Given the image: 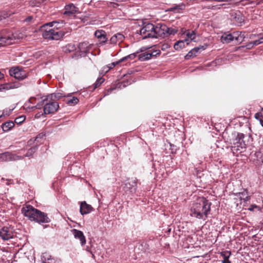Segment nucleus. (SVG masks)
Segmentation results:
<instances>
[{
    "label": "nucleus",
    "mask_w": 263,
    "mask_h": 263,
    "mask_svg": "<svg viewBox=\"0 0 263 263\" xmlns=\"http://www.w3.org/2000/svg\"><path fill=\"white\" fill-rule=\"evenodd\" d=\"M13 109H9V110L6 109L4 110V112H5V114L7 115H9Z\"/></svg>",
    "instance_id": "54"
},
{
    "label": "nucleus",
    "mask_w": 263,
    "mask_h": 263,
    "mask_svg": "<svg viewBox=\"0 0 263 263\" xmlns=\"http://www.w3.org/2000/svg\"><path fill=\"white\" fill-rule=\"evenodd\" d=\"M8 17V14H7L6 16H2L0 15V22L2 21L3 19L6 18V17Z\"/></svg>",
    "instance_id": "57"
},
{
    "label": "nucleus",
    "mask_w": 263,
    "mask_h": 263,
    "mask_svg": "<svg viewBox=\"0 0 263 263\" xmlns=\"http://www.w3.org/2000/svg\"><path fill=\"white\" fill-rule=\"evenodd\" d=\"M25 119H26L25 116H21L16 118L15 119L14 121H15V123L19 124L22 123L23 122H24V121L25 120Z\"/></svg>",
    "instance_id": "39"
},
{
    "label": "nucleus",
    "mask_w": 263,
    "mask_h": 263,
    "mask_svg": "<svg viewBox=\"0 0 263 263\" xmlns=\"http://www.w3.org/2000/svg\"><path fill=\"white\" fill-rule=\"evenodd\" d=\"M46 101V96L42 97V100L34 107L36 109H41L43 106L45 107V102Z\"/></svg>",
    "instance_id": "34"
},
{
    "label": "nucleus",
    "mask_w": 263,
    "mask_h": 263,
    "mask_svg": "<svg viewBox=\"0 0 263 263\" xmlns=\"http://www.w3.org/2000/svg\"><path fill=\"white\" fill-rule=\"evenodd\" d=\"M55 24H59L60 23L57 21H52L51 22L46 23L41 27L42 30L43 32L44 30L54 29V28H52L51 27H53Z\"/></svg>",
    "instance_id": "26"
},
{
    "label": "nucleus",
    "mask_w": 263,
    "mask_h": 263,
    "mask_svg": "<svg viewBox=\"0 0 263 263\" xmlns=\"http://www.w3.org/2000/svg\"><path fill=\"white\" fill-rule=\"evenodd\" d=\"M4 78V74L0 72V80H2Z\"/></svg>",
    "instance_id": "59"
},
{
    "label": "nucleus",
    "mask_w": 263,
    "mask_h": 263,
    "mask_svg": "<svg viewBox=\"0 0 263 263\" xmlns=\"http://www.w3.org/2000/svg\"><path fill=\"white\" fill-rule=\"evenodd\" d=\"M20 86V84L17 82L7 83L0 85V90L3 89H9L15 88H18Z\"/></svg>",
    "instance_id": "17"
},
{
    "label": "nucleus",
    "mask_w": 263,
    "mask_h": 263,
    "mask_svg": "<svg viewBox=\"0 0 263 263\" xmlns=\"http://www.w3.org/2000/svg\"><path fill=\"white\" fill-rule=\"evenodd\" d=\"M152 57H153V53H150L149 52L142 53L138 55V59L141 61L149 60Z\"/></svg>",
    "instance_id": "23"
},
{
    "label": "nucleus",
    "mask_w": 263,
    "mask_h": 263,
    "mask_svg": "<svg viewBox=\"0 0 263 263\" xmlns=\"http://www.w3.org/2000/svg\"><path fill=\"white\" fill-rule=\"evenodd\" d=\"M178 32V30L168 27L164 24L158 23L155 26V38H165L172 35H174Z\"/></svg>",
    "instance_id": "4"
},
{
    "label": "nucleus",
    "mask_w": 263,
    "mask_h": 263,
    "mask_svg": "<svg viewBox=\"0 0 263 263\" xmlns=\"http://www.w3.org/2000/svg\"><path fill=\"white\" fill-rule=\"evenodd\" d=\"M226 5H227L226 4H222L220 5V6H224Z\"/></svg>",
    "instance_id": "63"
},
{
    "label": "nucleus",
    "mask_w": 263,
    "mask_h": 263,
    "mask_svg": "<svg viewBox=\"0 0 263 263\" xmlns=\"http://www.w3.org/2000/svg\"><path fill=\"white\" fill-rule=\"evenodd\" d=\"M76 49V47L73 44H69L66 45L63 49V50L66 53H69L74 51Z\"/></svg>",
    "instance_id": "29"
},
{
    "label": "nucleus",
    "mask_w": 263,
    "mask_h": 263,
    "mask_svg": "<svg viewBox=\"0 0 263 263\" xmlns=\"http://www.w3.org/2000/svg\"><path fill=\"white\" fill-rule=\"evenodd\" d=\"M139 51H137L136 53H132V54H129L127 56L123 57L119 60V62H124L127 59L133 60L137 57V54L138 53H139Z\"/></svg>",
    "instance_id": "32"
},
{
    "label": "nucleus",
    "mask_w": 263,
    "mask_h": 263,
    "mask_svg": "<svg viewBox=\"0 0 263 263\" xmlns=\"http://www.w3.org/2000/svg\"><path fill=\"white\" fill-rule=\"evenodd\" d=\"M64 35V32L55 29L44 30L42 33V36L44 39L51 40H60Z\"/></svg>",
    "instance_id": "7"
},
{
    "label": "nucleus",
    "mask_w": 263,
    "mask_h": 263,
    "mask_svg": "<svg viewBox=\"0 0 263 263\" xmlns=\"http://www.w3.org/2000/svg\"><path fill=\"white\" fill-rule=\"evenodd\" d=\"M183 41H184V43L185 42H186V45H189L191 41V40H190L189 38L188 39H185Z\"/></svg>",
    "instance_id": "55"
},
{
    "label": "nucleus",
    "mask_w": 263,
    "mask_h": 263,
    "mask_svg": "<svg viewBox=\"0 0 263 263\" xmlns=\"http://www.w3.org/2000/svg\"><path fill=\"white\" fill-rule=\"evenodd\" d=\"M185 6L184 5H180L178 6H176L172 8V10L176 12H179L180 10H182L184 8Z\"/></svg>",
    "instance_id": "41"
},
{
    "label": "nucleus",
    "mask_w": 263,
    "mask_h": 263,
    "mask_svg": "<svg viewBox=\"0 0 263 263\" xmlns=\"http://www.w3.org/2000/svg\"><path fill=\"white\" fill-rule=\"evenodd\" d=\"M144 48H141L140 50L141 51V52H143L144 51V49H143Z\"/></svg>",
    "instance_id": "64"
},
{
    "label": "nucleus",
    "mask_w": 263,
    "mask_h": 263,
    "mask_svg": "<svg viewBox=\"0 0 263 263\" xmlns=\"http://www.w3.org/2000/svg\"><path fill=\"white\" fill-rule=\"evenodd\" d=\"M258 40L260 42V44L263 43V37H260Z\"/></svg>",
    "instance_id": "61"
},
{
    "label": "nucleus",
    "mask_w": 263,
    "mask_h": 263,
    "mask_svg": "<svg viewBox=\"0 0 263 263\" xmlns=\"http://www.w3.org/2000/svg\"><path fill=\"white\" fill-rule=\"evenodd\" d=\"M104 81L103 78H99L94 84V88H96L98 86L100 85Z\"/></svg>",
    "instance_id": "40"
},
{
    "label": "nucleus",
    "mask_w": 263,
    "mask_h": 263,
    "mask_svg": "<svg viewBox=\"0 0 263 263\" xmlns=\"http://www.w3.org/2000/svg\"><path fill=\"white\" fill-rule=\"evenodd\" d=\"M185 47V44L184 43V41L179 40L175 43L174 45V48L176 50H179Z\"/></svg>",
    "instance_id": "31"
},
{
    "label": "nucleus",
    "mask_w": 263,
    "mask_h": 263,
    "mask_svg": "<svg viewBox=\"0 0 263 263\" xmlns=\"http://www.w3.org/2000/svg\"><path fill=\"white\" fill-rule=\"evenodd\" d=\"M120 63H121V62H119V60L118 61H117V62H112L111 64V65H112L113 67H114V66H115L116 65L119 64H120Z\"/></svg>",
    "instance_id": "58"
},
{
    "label": "nucleus",
    "mask_w": 263,
    "mask_h": 263,
    "mask_svg": "<svg viewBox=\"0 0 263 263\" xmlns=\"http://www.w3.org/2000/svg\"><path fill=\"white\" fill-rule=\"evenodd\" d=\"M82 56V54H76V53H74L72 55V59H78L80 58H81Z\"/></svg>",
    "instance_id": "49"
},
{
    "label": "nucleus",
    "mask_w": 263,
    "mask_h": 263,
    "mask_svg": "<svg viewBox=\"0 0 263 263\" xmlns=\"http://www.w3.org/2000/svg\"><path fill=\"white\" fill-rule=\"evenodd\" d=\"M187 32V30H186L184 28H181V33L182 34H186Z\"/></svg>",
    "instance_id": "56"
},
{
    "label": "nucleus",
    "mask_w": 263,
    "mask_h": 263,
    "mask_svg": "<svg viewBox=\"0 0 263 263\" xmlns=\"http://www.w3.org/2000/svg\"><path fill=\"white\" fill-rule=\"evenodd\" d=\"M60 23L59 24H55L53 27H54V28L55 30H58V29L63 27L64 24H65L64 21H61L60 22L58 21Z\"/></svg>",
    "instance_id": "43"
},
{
    "label": "nucleus",
    "mask_w": 263,
    "mask_h": 263,
    "mask_svg": "<svg viewBox=\"0 0 263 263\" xmlns=\"http://www.w3.org/2000/svg\"><path fill=\"white\" fill-rule=\"evenodd\" d=\"M14 236L13 229L10 227H4L0 230V237L4 240H8Z\"/></svg>",
    "instance_id": "11"
},
{
    "label": "nucleus",
    "mask_w": 263,
    "mask_h": 263,
    "mask_svg": "<svg viewBox=\"0 0 263 263\" xmlns=\"http://www.w3.org/2000/svg\"><path fill=\"white\" fill-rule=\"evenodd\" d=\"M168 47V45L167 44H166V45H163V47L162 48V49H165V48H167Z\"/></svg>",
    "instance_id": "62"
},
{
    "label": "nucleus",
    "mask_w": 263,
    "mask_h": 263,
    "mask_svg": "<svg viewBox=\"0 0 263 263\" xmlns=\"http://www.w3.org/2000/svg\"><path fill=\"white\" fill-rule=\"evenodd\" d=\"M221 41L224 43H229L232 41H233V37L231 33L224 34L221 37Z\"/></svg>",
    "instance_id": "27"
},
{
    "label": "nucleus",
    "mask_w": 263,
    "mask_h": 263,
    "mask_svg": "<svg viewBox=\"0 0 263 263\" xmlns=\"http://www.w3.org/2000/svg\"><path fill=\"white\" fill-rule=\"evenodd\" d=\"M137 179L136 178H132L127 180L123 186L124 191L129 195H134L137 190Z\"/></svg>",
    "instance_id": "8"
},
{
    "label": "nucleus",
    "mask_w": 263,
    "mask_h": 263,
    "mask_svg": "<svg viewBox=\"0 0 263 263\" xmlns=\"http://www.w3.org/2000/svg\"><path fill=\"white\" fill-rule=\"evenodd\" d=\"M43 115V113L42 112H37L35 114V118H40L41 117V116H42Z\"/></svg>",
    "instance_id": "53"
},
{
    "label": "nucleus",
    "mask_w": 263,
    "mask_h": 263,
    "mask_svg": "<svg viewBox=\"0 0 263 263\" xmlns=\"http://www.w3.org/2000/svg\"><path fill=\"white\" fill-rule=\"evenodd\" d=\"M33 20V16H28L26 18V19L24 20L25 22L27 23H30L32 22V20Z\"/></svg>",
    "instance_id": "48"
},
{
    "label": "nucleus",
    "mask_w": 263,
    "mask_h": 263,
    "mask_svg": "<svg viewBox=\"0 0 263 263\" xmlns=\"http://www.w3.org/2000/svg\"><path fill=\"white\" fill-rule=\"evenodd\" d=\"M78 48L81 52L85 54L89 52L91 48V45L87 42L80 43L79 44Z\"/></svg>",
    "instance_id": "16"
},
{
    "label": "nucleus",
    "mask_w": 263,
    "mask_h": 263,
    "mask_svg": "<svg viewBox=\"0 0 263 263\" xmlns=\"http://www.w3.org/2000/svg\"><path fill=\"white\" fill-rule=\"evenodd\" d=\"M205 49V48L203 46L194 48L185 55V59L189 60L192 58L195 57L198 53H200L201 50H204Z\"/></svg>",
    "instance_id": "14"
},
{
    "label": "nucleus",
    "mask_w": 263,
    "mask_h": 263,
    "mask_svg": "<svg viewBox=\"0 0 263 263\" xmlns=\"http://www.w3.org/2000/svg\"><path fill=\"white\" fill-rule=\"evenodd\" d=\"M248 210L252 212L258 211L260 210V208L256 204H253L250 205Z\"/></svg>",
    "instance_id": "37"
},
{
    "label": "nucleus",
    "mask_w": 263,
    "mask_h": 263,
    "mask_svg": "<svg viewBox=\"0 0 263 263\" xmlns=\"http://www.w3.org/2000/svg\"><path fill=\"white\" fill-rule=\"evenodd\" d=\"M115 88H109L107 90H106V92L105 93V95L104 96H106V95H109L110 93L111 92V91L114 90Z\"/></svg>",
    "instance_id": "51"
},
{
    "label": "nucleus",
    "mask_w": 263,
    "mask_h": 263,
    "mask_svg": "<svg viewBox=\"0 0 263 263\" xmlns=\"http://www.w3.org/2000/svg\"><path fill=\"white\" fill-rule=\"evenodd\" d=\"M186 36L191 40V41H195V31H192L190 32V30H187V32L186 33Z\"/></svg>",
    "instance_id": "36"
},
{
    "label": "nucleus",
    "mask_w": 263,
    "mask_h": 263,
    "mask_svg": "<svg viewBox=\"0 0 263 263\" xmlns=\"http://www.w3.org/2000/svg\"><path fill=\"white\" fill-rule=\"evenodd\" d=\"M65 11L63 13L64 15H74L79 12V9L75 6L72 3L66 5L65 6Z\"/></svg>",
    "instance_id": "12"
},
{
    "label": "nucleus",
    "mask_w": 263,
    "mask_h": 263,
    "mask_svg": "<svg viewBox=\"0 0 263 263\" xmlns=\"http://www.w3.org/2000/svg\"><path fill=\"white\" fill-rule=\"evenodd\" d=\"M241 32L236 31L231 33L233 41L236 40V39L238 37L239 34H241Z\"/></svg>",
    "instance_id": "45"
},
{
    "label": "nucleus",
    "mask_w": 263,
    "mask_h": 263,
    "mask_svg": "<svg viewBox=\"0 0 263 263\" xmlns=\"http://www.w3.org/2000/svg\"><path fill=\"white\" fill-rule=\"evenodd\" d=\"M14 126V123L13 121H7L2 125L3 130L5 132H8Z\"/></svg>",
    "instance_id": "22"
},
{
    "label": "nucleus",
    "mask_w": 263,
    "mask_h": 263,
    "mask_svg": "<svg viewBox=\"0 0 263 263\" xmlns=\"http://www.w3.org/2000/svg\"><path fill=\"white\" fill-rule=\"evenodd\" d=\"M252 43L253 44V46L260 44V42H259L258 40L252 42Z\"/></svg>",
    "instance_id": "52"
},
{
    "label": "nucleus",
    "mask_w": 263,
    "mask_h": 263,
    "mask_svg": "<svg viewBox=\"0 0 263 263\" xmlns=\"http://www.w3.org/2000/svg\"><path fill=\"white\" fill-rule=\"evenodd\" d=\"M255 118L259 121L260 124L263 127V108L260 112L255 114Z\"/></svg>",
    "instance_id": "33"
},
{
    "label": "nucleus",
    "mask_w": 263,
    "mask_h": 263,
    "mask_svg": "<svg viewBox=\"0 0 263 263\" xmlns=\"http://www.w3.org/2000/svg\"><path fill=\"white\" fill-rule=\"evenodd\" d=\"M22 212L25 216L27 217L31 221H35L39 223H49L50 222L47 214L35 209L32 205H27L23 208Z\"/></svg>",
    "instance_id": "2"
},
{
    "label": "nucleus",
    "mask_w": 263,
    "mask_h": 263,
    "mask_svg": "<svg viewBox=\"0 0 263 263\" xmlns=\"http://www.w3.org/2000/svg\"><path fill=\"white\" fill-rule=\"evenodd\" d=\"M111 4H112L114 5V6H113L114 7H116L117 6H119L118 4L115 3H111Z\"/></svg>",
    "instance_id": "60"
},
{
    "label": "nucleus",
    "mask_w": 263,
    "mask_h": 263,
    "mask_svg": "<svg viewBox=\"0 0 263 263\" xmlns=\"http://www.w3.org/2000/svg\"><path fill=\"white\" fill-rule=\"evenodd\" d=\"M79 102V99L76 97H73L72 99L67 101V104L69 105H75Z\"/></svg>",
    "instance_id": "38"
},
{
    "label": "nucleus",
    "mask_w": 263,
    "mask_h": 263,
    "mask_svg": "<svg viewBox=\"0 0 263 263\" xmlns=\"http://www.w3.org/2000/svg\"><path fill=\"white\" fill-rule=\"evenodd\" d=\"M254 46H253V44H252V43L251 42L249 43L248 44H247L245 46H242L240 47V48H245V47H246L248 49H251Z\"/></svg>",
    "instance_id": "46"
},
{
    "label": "nucleus",
    "mask_w": 263,
    "mask_h": 263,
    "mask_svg": "<svg viewBox=\"0 0 263 263\" xmlns=\"http://www.w3.org/2000/svg\"><path fill=\"white\" fill-rule=\"evenodd\" d=\"M45 134L43 133H40L36 136L34 140V143L36 145H39V143L41 142V140L44 138Z\"/></svg>",
    "instance_id": "35"
},
{
    "label": "nucleus",
    "mask_w": 263,
    "mask_h": 263,
    "mask_svg": "<svg viewBox=\"0 0 263 263\" xmlns=\"http://www.w3.org/2000/svg\"><path fill=\"white\" fill-rule=\"evenodd\" d=\"M236 195L239 197L241 200H243L244 202H247L250 199V196H248V192L246 191L237 193Z\"/></svg>",
    "instance_id": "25"
},
{
    "label": "nucleus",
    "mask_w": 263,
    "mask_h": 263,
    "mask_svg": "<svg viewBox=\"0 0 263 263\" xmlns=\"http://www.w3.org/2000/svg\"><path fill=\"white\" fill-rule=\"evenodd\" d=\"M211 204V202L204 198L198 199L191 208V216L205 220L210 212Z\"/></svg>",
    "instance_id": "1"
},
{
    "label": "nucleus",
    "mask_w": 263,
    "mask_h": 263,
    "mask_svg": "<svg viewBox=\"0 0 263 263\" xmlns=\"http://www.w3.org/2000/svg\"><path fill=\"white\" fill-rule=\"evenodd\" d=\"M24 158L21 156L17 155L9 152H5L0 154V162L13 161L22 160Z\"/></svg>",
    "instance_id": "9"
},
{
    "label": "nucleus",
    "mask_w": 263,
    "mask_h": 263,
    "mask_svg": "<svg viewBox=\"0 0 263 263\" xmlns=\"http://www.w3.org/2000/svg\"><path fill=\"white\" fill-rule=\"evenodd\" d=\"M235 138L231 142V151L234 154L242 152L246 148V144L243 139L245 135L242 133H237L234 134Z\"/></svg>",
    "instance_id": "3"
},
{
    "label": "nucleus",
    "mask_w": 263,
    "mask_h": 263,
    "mask_svg": "<svg viewBox=\"0 0 263 263\" xmlns=\"http://www.w3.org/2000/svg\"><path fill=\"white\" fill-rule=\"evenodd\" d=\"M124 36L121 33H117L114 35L110 40V43L112 44H116L118 41L122 42L124 39Z\"/></svg>",
    "instance_id": "20"
},
{
    "label": "nucleus",
    "mask_w": 263,
    "mask_h": 263,
    "mask_svg": "<svg viewBox=\"0 0 263 263\" xmlns=\"http://www.w3.org/2000/svg\"><path fill=\"white\" fill-rule=\"evenodd\" d=\"M231 255V253L229 251H224L220 253V255L222 257L221 260L222 263H231L229 260L230 256Z\"/></svg>",
    "instance_id": "19"
},
{
    "label": "nucleus",
    "mask_w": 263,
    "mask_h": 263,
    "mask_svg": "<svg viewBox=\"0 0 263 263\" xmlns=\"http://www.w3.org/2000/svg\"><path fill=\"white\" fill-rule=\"evenodd\" d=\"M139 33L142 36V39L155 38L156 35H155V26L151 23H143L139 30Z\"/></svg>",
    "instance_id": "5"
},
{
    "label": "nucleus",
    "mask_w": 263,
    "mask_h": 263,
    "mask_svg": "<svg viewBox=\"0 0 263 263\" xmlns=\"http://www.w3.org/2000/svg\"><path fill=\"white\" fill-rule=\"evenodd\" d=\"M13 36H4V37H1L0 39V44L1 45H4L6 43L7 44H10L11 43L12 41V40H13Z\"/></svg>",
    "instance_id": "30"
},
{
    "label": "nucleus",
    "mask_w": 263,
    "mask_h": 263,
    "mask_svg": "<svg viewBox=\"0 0 263 263\" xmlns=\"http://www.w3.org/2000/svg\"><path fill=\"white\" fill-rule=\"evenodd\" d=\"M150 53H153V57H156L157 55L159 54L160 53V50H155L153 52H150Z\"/></svg>",
    "instance_id": "50"
},
{
    "label": "nucleus",
    "mask_w": 263,
    "mask_h": 263,
    "mask_svg": "<svg viewBox=\"0 0 263 263\" xmlns=\"http://www.w3.org/2000/svg\"><path fill=\"white\" fill-rule=\"evenodd\" d=\"M71 233L73 235L75 238L80 240L81 245L82 246H84L86 243L85 237L81 231L74 229L71 230Z\"/></svg>",
    "instance_id": "15"
},
{
    "label": "nucleus",
    "mask_w": 263,
    "mask_h": 263,
    "mask_svg": "<svg viewBox=\"0 0 263 263\" xmlns=\"http://www.w3.org/2000/svg\"><path fill=\"white\" fill-rule=\"evenodd\" d=\"M39 145H36L31 147L29 148L26 154L25 155V157H29L33 155V154L37 151Z\"/></svg>",
    "instance_id": "28"
},
{
    "label": "nucleus",
    "mask_w": 263,
    "mask_h": 263,
    "mask_svg": "<svg viewBox=\"0 0 263 263\" xmlns=\"http://www.w3.org/2000/svg\"><path fill=\"white\" fill-rule=\"evenodd\" d=\"M170 146H171V149L172 151V153L175 154L176 153V151H177L176 146H175L173 144H170Z\"/></svg>",
    "instance_id": "47"
},
{
    "label": "nucleus",
    "mask_w": 263,
    "mask_h": 263,
    "mask_svg": "<svg viewBox=\"0 0 263 263\" xmlns=\"http://www.w3.org/2000/svg\"><path fill=\"white\" fill-rule=\"evenodd\" d=\"M9 74L15 79L22 80L26 78V74L24 71L20 70L18 68H11L9 70Z\"/></svg>",
    "instance_id": "10"
},
{
    "label": "nucleus",
    "mask_w": 263,
    "mask_h": 263,
    "mask_svg": "<svg viewBox=\"0 0 263 263\" xmlns=\"http://www.w3.org/2000/svg\"><path fill=\"white\" fill-rule=\"evenodd\" d=\"M245 37V32H241V34H239L238 37L235 41L237 43H241Z\"/></svg>",
    "instance_id": "42"
},
{
    "label": "nucleus",
    "mask_w": 263,
    "mask_h": 263,
    "mask_svg": "<svg viewBox=\"0 0 263 263\" xmlns=\"http://www.w3.org/2000/svg\"><path fill=\"white\" fill-rule=\"evenodd\" d=\"M41 259L42 263H56L58 261L47 253H43Z\"/></svg>",
    "instance_id": "18"
},
{
    "label": "nucleus",
    "mask_w": 263,
    "mask_h": 263,
    "mask_svg": "<svg viewBox=\"0 0 263 263\" xmlns=\"http://www.w3.org/2000/svg\"><path fill=\"white\" fill-rule=\"evenodd\" d=\"M95 35L98 39L101 37L103 38V40H101V43H104L107 41V37L104 31L102 30H97L95 33Z\"/></svg>",
    "instance_id": "21"
},
{
    "label": "nucleus",
    "mask_w": 263,
    "mask_h": 263,
    "mask_svg": "<svg viewBox=\"0 0 263 263\" xmlns=\"http://www.w3.org/2000/svg\"><path fill=\"white\" fill-rule=\"evenodd\" d=\"M241 2L242 3V5L254 4L257 5L258 4V3H255L253 0H242Z\"/></svg>",
    "instance_id": "44"
},
{
    "label": "nucleus",
    "mask_w": 263,
    "mask_h": 263,
    "mask_svg": "<svg viewBox=\"0 0 263 263\" xmlns=\"http://www.w3.org/2000/svg\"><path fill=\"white\" fill-rule=\"evenodd\" d=\"M47 96L49 99H51L52 100L57 101V100H59L63 97H65V95L61 92H55L48 95Z\"/></svg>",
    "instance_id": "24"
},
{
    "label": "nucleus",
    "mask_w": 263,
    "mask_h": 263,
    "mask_svg": "<svg viewBox=\"0 0 263 263\" xmlns=\"http://www.w3.org/2000/svg\"><path fill=\"white\" fill-rule=\"evenodd\" d=\"M93 208L90 204H87L86 201H82L80 204V212L81 215H84L90 213L92 211Z\"/></svg>",
    "instance_id": "13"
},
{
    "label": "nucleus",
    "mask_w": 263,
    "mask_h": 263,
    "mask_svg": "<svg viewBox=\"0 0 263 263\" xmlns=\"http://www.w3.org/2000/svg\"><path fill=\"white\" fill-rule=\"evenodd\" d=\"M45 103V107L43 109L45 115L54 114L59 108V103L55 100L49 99L47 96H46V101Z\"/></svg>",
    "instance_id": "6"
}]
</instances>
